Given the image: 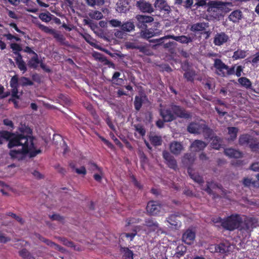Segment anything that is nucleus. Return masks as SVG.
<instances>
[{
	"instance_id": "nucleus-37",
	"label": "nucleus",
	"mask_w": 259,
	"mask_h": 259,
	"mask_svg": "<svg viewBox=\"0 0 259 259\" xmlns=\"http://www.w3.org/2000/svg\"><path fill=\"white\" fill-rule=\"evenodd\" d=\"M211 145L212 148L219 150L222 145V140L221 138L215 136L211 139Z\"/></svg>"
},
{
	"instance_id": "nucleus-34",
	"label": "nucleus",
	"mask_w": 259,
	"mask_h": 259,
	"mask_svg": "<svg viewBox=\"0 0 259 259\" xmlns=\"http://www.w3.org/2000/svg\"><path fill=\"white\" fill-rule=\"evenodd\" d=\"M134 22L131 21L121 24V29L124 32H131L135 30Z\"/></svg>"
},
{
	"instance_id": "nucleus-3",
	"label": "nucleus",
	"mask_w": 259,
	"mask_h": 259,
	"mask_svg": "<svg viewBox=\"0 0 259 259\" xmlns=\"http://www.w3.org/2000/svg\"><path fill=\"white\" fill-rule=\"evenodd\" d=\"M213 222L215 223H221V226L224 230L231 232L236 229L239 230L242 218L240 214L235 213L223 219L218 217Z\"/></svg>"
},
{
	"instance_id": "nucleus-17",
	"label": "nucleus",
	"mask_w": 259,
	"mask_h": 259,
	"mask_svg": "<svg viewBox=\"0 0 259 259\" xmlns=\"http://www.w3.org/2000/svg\"><path fill=\"white\" fill-rule=\"evenodd\" d=\"M169 149L172 154L178 155L184 150V147L181 142L174 141L170 144Z\"/></svg>"
},
{
	"instance_id": "nucleus-19",
	"label": "nucleus",
	"mask_w": 259,
	"mask_h": 259,
	"mask_svg": "<svg viewBox=\"0 0 259 259\" xmlns=\"http://www.w3.org/2000/svg\"><path fill=\"white\" fill-rule=\"evenodd\" d=\"M167 37H170V38L177 41L185 44H188L193 41V38L186 35L175 36L167 35Z\"/></svg>"
},
{
	"instance_id": "nucleus-51",
	"label": "nucleus",
	"mask_w": 259,
	"mask_h": 259,
	"mask_svg": "<svg viewBox=\"0 0 259 259\" xmlns=\"http://www.w3.org/2000/svg\"><path fill=\"white\" fill-rule=\"evenodd\" d=\"M135 130L139 133L141 136H144L146 134V130L140 124H138L135 125Z\"/></svg>"
},
{
	"instance_id": "nucleus-8",
	"label": "nucleus",
	"mask_w": 259,
	"mask_h": 259,
	"mask_svg": "<svg viewBox=\"0 0 259 259\" xmlns=\"http://www.w3.org/2000/svg\"><path fill=\"white\" fill-rule=\"evenodd\" d=\"M213 66L215 69V73L221 77L226 76V74L224 71L228 68V66L225 64L221 59H214Z\"/></svg>"
},
{
	"instance_id": "nucleus-10",
	"label": "nucleus",
	"mask_w": 259,
	"mask_h": 259,
	"mask_svg": "<svg viewBox=\"0 0 259 259\" xmlns=\"http://www.w3.org/2000/svg\"><path fill=\"white\" fill-rule=\"evenodd\" d=\"M180 215L176 214H171L166 219V222L168 223L172 229L176 230L179 229L182 223L180 220Z\"/></svg>"
},
{
	"instance_id": "nucleus-47",
	"label": "nucleus",
	"mask_w": 259,
	"mask_h": 259,
	"mask_svg": "<svg viewBox=\"0 0 259 259\" xmlns=\"http://www.w3.org/2000/svg\"><path fill=\"white\" fill-rule=\"evenodd\" d=\"M247 62L250 63L253 66H257L259 64V51L256 52L252 57L251 60H248Z\"/></svg>"
},
{
	"instance_id": "nucleus-55",
	"label": "nucleus",
	"mask_w": 259,
	"mask_h": 259,
	"mask_svg": "<svg viewBox=\"0 0 259 259\" xmlns=\"http://www.w3.org/2000/svg\"><path fill=\"white\" fill-rule=\"evenodd\" d=\"M38 27L41 30H42L43 31H44L46 33L52 34L53 33H54V31H55L53 29L50 28L48 26H46L42 24H39L38 25Z\"/></svg>"
},
{
	"instance_id": "nucleus-61",
	"label": "nucleus",
	"mask_w": 259,
	"mask_h": 259,
	"mask_svg": "<svg viewBox=\"0 0 259 259\" xmlns=\"http://www.w3.org/2000/svg\"><path fill=\"white\" fill-rule=\"evenodd\" d=\"M61 240L63 242V243L65 246L69 247H74V243L72 241H69L65 238H62Z\"/></svg>"
},
{
	"instance_id": "nucleus-28",
	"label": "nucleus",
	"mask_w": 259,
	"mask_h": 259,
	"mask_svg": "<svg viewBox=\"0 0 259 259\" xmlns=\"http://www.w3.org/2000/svg\"><path fill=\"white\" fill-rule=\"evenodd\" d=\"M201 134H203L205 139L208 140V139H211L213 137H214L215 135H214V132L207 125H206L205 123L204 124V126L203 127Z\"/></svg>"
},
{
	"instance_id": "nucleus-57",
	"label": "nucleus",
	"mask_w": 259,
	"mask_h": 259,
	"mask_svg": "<svg viewBox=\"0 0 259 259\" xmlns=\"http://www.w3.org/2000/svg\"><path fill=\"white\" fill-rule=\"evenodd\" d=\"M255 182H252L251 179L248 178H244L242 180V184L244 187H249L251 185H254Z\"/></svg>"
},
{
	"instance_id": "nucleus-52",
	"label": "nucleus",
	"mask_w": 259,
	"mask_h": 259,
	"mask_svg": "<svg viewBox=\"0 0 259 259\" xmlns=\"http://www.w3.org/2000/svg\"><path fill=\"white\" fill-rule=\"evenodd\" d=\"M210 7L214 8H220L221 6H225V4L223 2H218L214 1H210L208 4L207 3Z\"/></svg>"
},
{
	"instance_id": "nucleus-44",
	"label": "nucleus",
	"mask_w": 259,
	"mask_h": 259,
	"mask_svg": "<svg viewBox=\"0 0 259 259\" xmlns=\"http://www.w3.org/2000/svg\"><path fill=\"white\" fill-rule=\"evenodd\" d=\"M137 234L136 230H134L132 233H123L120 235V239H122L124 238H130V241H133L134 237Z\"/></svg>"
},
{
	"instance_id": "nucleus-5",
	"label": "nucleus",
	"mask_w": 259,
	"mask_h": 259,
	"mask_svg": "<svg viewBox=\"0 0 259 259\" xmlns=\"http://www.w3.org/2000/svg\"><path fill=\"white\" fill-rule=\"evenodd\" d=\"M137 25L139 28L144 30V31L143 32V35L145 37L150 38L152 36L156 35L159 33L158 29H153L151 28H150L149 26L151 25H149V24L147 23L138 21Z\"/></svg>"
},
{
	"instance_id": "nucleus-18",
	"label": "nucleus",
	"mask_w": 259,
	"mask_h": 259,
	"mask_svg": "<svg viewBox=\"0 0 259 259\" xmlns=\"http://www.w3.org/2000/svg\"><path fill=\"white\" fill-rule=\"evenodd\" d=\"M224 153L230 158H239L242 157L241 152L232 148L225 149Z\"/></svg>"
},
{
	"instance_id": "nucleus-53",
	"label": "nucleus",
	"mask_w": 259,
	"mask_h": 259,
	"mask_svg": "<svg viewBox=\"0 0 259 259\" xmlns=\"http://www.w3.org/2000/svg\"><path fill=\"white\" fill-rule=\"evenodd\" d=\"M10 48L12 49L14 54V52L20 53V51H22L21 46L17 43H12L10 45Z\"/></svg>"
},
{
	"instance_id": "nucleus-45",
	"label": "nucleus",
	"mask_w": 259,
	"mask_h": 259,
	"mask_svg": "<svg viewBox=\"0 0 259 259\" xmlns=\"http://www.w3.org/2000/svg\"><path fill=\"white\" fill-rule=\"evenodd\" d=\"M228 250L227 247L224 243H220L215 246V252L224 253Z\"/></svg>"
},
{
	"instance_id": "nucleus-38",
	"label": "nucleus",
	"mask_w": 259,
	"mask_h": 259,
	"mask_svg": "<svg viewBox=\"0 0 259 259\" xmlns=\"http://www.w3.org/2000/svg\"><path fill=\"white\" fill-rule=\"evenodd\" d=\"M186 252V247L183 245H180L177 246L174 256L176 258H180L184 255Z\"/></svg>"
},
{
	"instance_id": "nucleus-16",
	"label": "nucleus",
	"mask_w": 259,
	"mask_h": 259,
	"mask_svg": "<svg viewBox=\"0 0 259 259\" xmlns=\"http://www.w3.org/2000/svg\"><path fill=\"white\" fill-rule=\"evenodd\" d=\"M195 238V233L191 230H187L183 234L182 240L186 244L191 245L193 244Z\"/></svg>"
},
{
	"instance_id": "nucleus-59",
	"label": "nucleus",
	"mask_w": 259,
	"mask_h": 259,
	"mask_svg": "<svg viewBox=\"0 0 259 259\" xmlns=\"http://www.w3.org/2000/svg\"><path fill=\"white\" fill-rule=\"evenodd\" d=\"M10 86L13 87L14 86H18V77L17 75L13 76L10 80Z\"/></svg>"
},
{
	"instance_id": "nucleus-60",
	"label": "nucleus",
	"mask_w": 259,
	"mask_h": 259,
	"mask_svg": "<svg viewBox=\"0 0 259 259\" xmlns=\"http://www.w3.org/2000/svg\"><path fill=\"white\" fill-rule=\"evenodd\" d=\"M50 218L52 220L63 222L64 220V218L58 214H54L50 216Z\"/></svg>"
},
{
	"instance_id": "nucleus-23",
	"label": "nucleus",
	"mask_w": 259,
	"mask_h": 259,
	"mask_svg": "<svg viewBox=\"0 0 259 259\" xmlns=\"http://www.w3.org/2000/svg\"><path fill=\"white\" fill-rule=\"evenodd\" d=\"M127 47L129 49L139 50L141 53L148 55L149 49L144 45H139L136 43L131 42L127 45Z\"/></svg>"
},
{
	"instance_id": "nucleus-62",
	"label": "nucleus",
	"mask_w": 259,
	"mask_h": 259,
	"mask_svg": "<svg viewBox=\"0 0 259 259\" xmlns=\"http://www.w3.org/2000/svg\"><path fill=\"white\" fill-rule=\"evenodd\" d=\"M109 24L113 27H119L121 26V21L118 20L117 19H112L109 21Z\"/></svg>"
},
{
	"instance_id": "nucleus-27",
	"label": "nucleus",
	"mask_w": 259,
	"mask_h": 259,
	"mask_svg": "<svg viewBox=\"0 0 259 259\" xmlns=\"http://www.w3.org/2000/svg\"><path fill=\"white\" fill-rule=\"evenodd\" d=\"M40 63V60L38 55L36 54L33 55L27 62V65L30 68L36 69L38 64Z\"/></svg>"
},
{
	"instance_id": "nucleus-35",
	"label": "nucleus",
	"mask_w": 259,
	"mask_h": 259,
	"mask_svg": "<svg viewBox=\"0 0 259 259\" xmlns=\"http://www.w3.org/2000/svg\"><path fill=\"white\" fill-rule=\"evenodd\" d=\"M246 56V51L245 50L238 49L235 51L232 56L233 60H237L238 59H244Z\"/></svg>"
},
{
	"instance_id": "nucleus-33",
	"label": "nucleus",
	"mask_w": 259,
	"mask_h": 259,
	"mask_svg": "<svg viewBox=\"0 0 259 259\" xmlns=\"http://www.w3.org/2000/svg\"><path fill=\"white\" fill-rule=\"evenodd\" d=\"M238 81L242 87L247 89H250L252 87L251 81L246 77H241L239 78Z\"/></svg>"
},
{
	"instance_id": "nucleus-58",
	"label": "nucleus",
	"mask_w": 259,
	"mask_h": 259,
	"mask_svg": "<svg viewBox=\"0 0 259 259\" xmlns=\"http://www.w3.org/2000/svg\"><path fill=\"white\" fill-rule=\"evenodd\" d=\"M89 164L91 165V169L92 170H97L100 174H102V168L100 167H99L95 163L91 162L89 163Z\"/></svg>"
},
{
	"instance_id": "nucleus-6",
	"label": "nucleus",
	"mask_w": 259,
	"mask_h": 259,
	"mask_svg": "<svg viewBox=\"0 0 259 259\" xmlns=\"http://www.w3.org/2000/svg\"><path fill=\"white\" fill-rule=\"evenodd\" d=\"M162 209V205L157 201L151 200L148 202L146 210L151 215H158Z\"/></svg>"
},
{
	"instance_id": "nucleus-42",
	"label": "nucleus",
	"mask_w": 259,
	"mask_h": 259,
	"mask_svg": "<svg viewBox=\"0 0 259 259\" xmlns=\"http://www.w3.org/2000/svg\"><path fill=\"white\" fill-rule=\"evenodd\" d=\"M195 160L194 155L192 153H186L183 156L182 161L183 163L191 165Z\"/></svg>"
},
{
	"instance_id": "nucleus-48",
	"label": "nucleus",
	"mask_w": 259,
	"mask_h": 259,
	"mask_svg": "<svg viewBox=\"0 0 259 259\" xmlns=\"http://www.w3.org/2000/svg\"><path fill=\"white\" fill-rule=\"evenodd\" d=\"M20 84L22 87H25L27 85H32L33 82L30 80L28 78L22 76L20 79Z\"/></svg>"
},
{
	"instance_id": "nucleus-2",
	"label": "nucleus",
	"mask_w": 259,
	"mask_h": 259,
	"mask_svg": "<svg viewBox=\"0 0 259 259\" xmlns=\"http://www.w3.org/2000/svg\"><path fill=\"white\" fill-rule=\"evenodd\" d=\"M159 114L165 122H171L178 118L189 119L192 117L191 113L184 107L178 105L174 103L168 107L160 109Z\"/></svg>"
},
{
	"instance_id": "nucleus-14",
	"label": "nucleus",
	"mask_w": 259,
	"mask_h": 259,
	"mask_svg": "<svg viewBox=\"0 0 259 259\" xmlns=\"http://www.w3.org/2000/svg\"><path fill=\"white\" fill-rule=\"evenodd\" d=\"M154 5L155 9L160 12L163 11L166 14H169L171 11L170 6L164 0H156Z\"/></svg>"
},
{
	"instance_id": "nucleus-9",
	"label": "nucleus",
	"mask_w": 259,
	"mask_h": 259,
	"mask_svg": "<svg viewBox=\"0 0 259 259\" xmlns=\"http://www.w3.org/2000/svg\"><path fill=\"white\" fill-rule=\"evenodd\" d=\"M204 121L191 122L187 126V131L189 133L194 134H200L204 126Z\"/></svg>"
},
{
	"instance_id": "nucleus-43",
	"label": "nucleus",
	"mask_w": 259,
	"mask_h": 259,
	"mask_svg": "<svg viewBox=\"0 0 259 259\" xmlns=\"http://www.w3.org/2000/svg\"><path fill=\"white\" fill-rule=\"evenodd\" d=\"M19 255L23 259H35V258L26 248H23L19 251Z\"/></svg>"
},
{
	"instance_id": "nucleus-15",
	"label": "nucleus",
	"mask_w": 259,
	"mask_h": 259,
	"mask_svg": "<svg viewBox=\"0 0 259 259\" xmlns=\"http://www.w3.org/2000/svg\"><path fill=\"white\" fill-rule=\"evenodd\" d=\"M14 54L17 56L15 59V62L19 70L24 73L27 70V66L23 59L22 56L19 52H14Z\"/></svg>"
},
{
	"instance_id": "nucleus-26",
	"label": "nucleus",
	"mask_w": 259,
	"mask_h": 259,
	"mask_svg": "<svg viewBox=\"0 0 259 259\" xmlns=\"http://www.w3.org/2000/svg\"><path fill=\"white\" fill-rule=\"evenodd\" d=\"M252 138V136L247 134L241 135L239 137L238 143L240 146H248Z\"/></svg>"
},
{
	"instance_id": "nucleus-29",
	"label": "nucleus",
	"mask_w": 259,
	"mask_h": 259,
	"mask_svg": "<svg viewBox=\"0 0 259 259\" xmlns=\"http://www.w3.org/2000/svg\"><path fill=\"white\" fill-rule=\"evenodd\" d=\"M248 147L252 152L259 153V141L257 138L253 137L250 141Z\"/></svg>"
},
{
	"instance_id": "nucleus-64",
	"label": "nucleus",
	"mask_w": 259,
	"mask_h": 259,
	"mask_svg": "<svg viewBox=\"0 0 259 259\" xmlns=\"http://www.w3.org/2000/svg\"><path fill=\"white\" fill-rule=\"evenodd\" d=\"M75 171L78 175H83L84 176L87 174V170L84 166H81L79 168H75Z\"/></svg>"
},
{
	"instance_id": "nucleus-12",
	"label": "nucleus",
	"mask_w": 259,
	"mask_h": 259,
	"mask_svg": "<svg viewBox=\"0 0 259 259\" xmlns=\"http://www.w3.org/2000/svg\"><path fill=\"white\" fill-rule=\"evenodd\" d=\"M136 6L141 12L144 13H151L154 11L152 5L144 0L137 1Z\"/></svg>"
},
{
	"instance_id": "nucleus-1",
	"label": "nucleus",
	"mask_w": 259,
	"mask_h": 259,
	"mask_svg": "<svg viewBox=\"0 0 259 259\" xmlns=\"http://www.w3.org/2000/svg\"><path fill=\"white\" fill-rule=\"evenodd\" d=\"M3 140L9 142L8 147L9 149L21 147V149L10 150L9 155L12 159L22 160L27 154L33 158L41 153V150L36 149L35 147L32 130L25 124H21L17 131L14 133L0 131V145L3 144Z\"/></svg>"
},
{
	"instance_id": "nucleus-32",
	"label": "nucleus",
	"mask_w": 259,
	"mask_h": 259,
	"mask_svg": "<svg viewBox=\"0 0 259 259\" xmlns=\"http://www.w3.org/2000/svg\"><path fill=\"white\" fill-rule=\"evenodd\" d=\"M188 172L190 178L193 179L195 182H197L199 184H201L204 183V180L201 176L198 175V174L193 172L192 170L190 168L188 169Z\"/></svg>"
},
{
	"instance_id": "nucleus-36",
	"label": "nucleus",
	"mask_w": 259,
	"mask_h": 259,
	"mask_svg": "<svg viewBox=\"0 0 259 259\" xmlns=\"http://www.w3.org/2000/svg\"><path fill=\"white\" fill-rule=\"evenodd\" d=\"M228 134L230 135V138L228 139L229 141H234L237 138V133L239 130L236 127H228Z\"/></svg>"
},
{
	"instance_id": "nucleus-30",
	"label": "nucleus",
	"mask_w": 259,
	"mask_h": 259,
	"mask_svg": "<svg viewBox=\"0 0 259 259\" xmlns=\"http://www.w3.org/2000/svg\"><path fill=\"white\" fill-rule=\"evenodd\" d=\"M183 70L185 71L184 74V77L188 81L193 82L194 77L196 75L195 71L193 69H186L183 68Z\"/></svg>"
},
{
	"instance_id": "nucleus-22",
	"label": "nucleus",
	"mask_w": 259,
	"mask_h": 259,
	"mask_svg": "<svg viewBox=\"0 0 259 259\" xmlns=\"http://www.w3.org/2000/svg\"><path fill=\"white\" fill-rule=\"evenodd\" d=\"M242 16V12L239 10H236L231 13L228 18L230 21L234 23H237L241 19Z\"/></svg>"
},
{
	"instance_id": "nucleus-31",
	"label": "nucleus",
	"mask_w": 259,
	"mask_h": 259,
	"mask_svg": "<svg viewBox=\"0 0 259 259\" xmlns=\"http://www.w3.org/2000/svg\"><path fill=\"white\" fill-rule=\"evenodd\" d=\"M129 3L126 0L120 1L118 4L117 10L120 13H126L129 10Z\"/></svg>"
},
{
	"instance_id": "nucleus-21",
	"label": "nucleus",
	"mask_w": 259,
	"mask_h": 259,
	"mask_svg": "<svg viewBox=\"0 0 259 259\" xmlns=\"http://www.w3.org/2000/svg\"><path fill=\"white\" fill-rule=\"evenodd\" d=\"M206 144L199 140H196L191 145V149L195 152H199L203 150L206 146Z\"/></svg>"
},
{
	"instance_id": "nucleus-40",
	"label": "nucleus",
	"mask_w": 259,
	"mask_h": 259,
	"mask_svg": "<svg viewBox=\"0 0 259 259\" xmlns=\"http://www.w3.org/2000/svg\"><path fill=\"white\" fill-rule=\"evenodd\" d=\"M175 4L183 5L186 9H190L193 5V0H175Z\"/></svg>"
},
{
	"instance_id": "nucleus-7",
	"label": "nucleus",
	"mask_w": 259,
	"mask_h": 259,
	"mask_svg": "<svg viewBox=\"0 0 259 259\" xmlns=\"http://www.w3.org/2000/svg\"><path fill=\"white\" fill-rule=\"evenodd\" d=\"M144 225L148 229L149 232H159L161 231V228L158 223L155 219L152 218H146Z\"/></svg>"
},
{
	"instance_id": "nucleus-11",
	"label": "nucleus",
	"mask_w": 259,
	"mask_h": 259,
	"mask_svg": "<svg viewBox=\"0 0 259 259\" xmlns=\"http://www.w3.org/2000/svg\"><path fill=\"white\" fill-rule=\"evenodd\" d=\"M163 158L166 161V163L168 166L174 170L178 168L177 162L174 157L168 151H163L162 152Z\"/></svg>"
},
{
	"instance_id": "nucleus-4",
	"label": "nucleus",
	"mask_w": 259,
	"mask_h": 259,
	"mask_svg": "<svg viewBox=\"0 0 259 259\" xmlns=\"http://www.w3.org/2000/svg\"><path fill=\"white\" fill-rule=\"evenodd\" d=\"M256 221L253 218L246 217L240 225L239 231L242 232L250 233L252 229L255 227Z\"/></svg>"
},
{
	"instance_id": "nucleus-20",
	"label": "nucleus",
	"mask_w": 259,
	"mask_h": 259,
	"mask_svg": "<svg viewBox=\"0 0 259 259\" xmlns=\"http://www.w3.org/2000/svg\"><path fill=\"white\" fill-rule=\"evenodd\" d=\"M208 27V23L205 22H197L191 26L190 31L196 33L197 32H203L206 28Z\"/></svg>"
},
{
	"instance_id": "nucleus-54",
	"label": "nucleus",
	"mask_w": 259,
	"mask_h": 259,
	"mask_svg": "<svg viewBox=\"0 0 259 259\" xmlns=\"http://www.w3.org/2000/svg\"><path fill=\"white\" fill-rule=\"evenodd\" d=\"M11 88H12V90H11L12 97L14 98L17 99H19L20 96L19 95H18V86H14V87H11Z\"/></svg>"
},
{
	"instance_id": "nucleus-49",
	"label": "nucleus",
	"mask_w": 259,
	"mask_h": 259,
	"mask_svg": "<svg viewBox=\"0 0 259 259\" xmlns=\"http://www.w3.org/2000/svg\"><path fill=\"white\" fill-rule=\"evenodd\" d=\"M90 16L92 18L96 20L101 19L103 17L102 13L99 11H94L90 14Z\"/></svg>"
},
{
	"instance_id": "nucleus-63",
	"label": "nucleus",
	"mask_w": 259,
	"mask_h": 259,
	"mask_svg": "<svg viewBox=\"0 0 259 259\" xmlns=\"http://www.w3.org/2000/svg\"><path fill=\"white\" fill-rule=\"evenodd\" d=\"M3 124L6 126L10 127L11 130H13L14 128V124L13 121L9 119H4L3 120Z\"/></svg>"
},
{
	"instance_id": "nucleus-39",
	"label": "nucleus",
	"mask_w": 259,
	"mask_h": 259,
	"mask_svg": "<svg viewBox=\"0 0 259 259\" xmlns=\"http://www.w3.org/2000/svg\"><path fill=\"white\" fill-rule=\"evenodd\" d=\"M136 18L138 21L144 22L149 24V25H151V23L154 21V18L151 16L138 15L137 16Z\"/></svg>"
},
{
	"instance_id": "nucleus-41",
	"label": "nucleus",
	"mask_w": 259,
	"mask_h": 259,
	"mask_svg": "<svg viewBox=\"0 0 259 259\" xmlns=\"http://www.w3.org/2000/svg\"><path fill=\"white\" fill-rule=\"evenodd\" d=\"M149 141L154 146H158L162 145V140L160 136L157 135L152 136L149 137Z\"/></svg>"
},
{
	"instance_id": "nucleus-50",
	"label": "nucleus",
	"mask_w": 259,
	"mask_h": 259,
	"mask_svg": "<svg viewBox=\"0 0 259 259\" xmlns=\"http://www.w3.org/2000/svg\"><path fill=\"white\" fill-rule=\"evenodd\" d=\"M54 35V37L61 44H65V38L63 36V35L56 33L54 31V33L53 34Z\"/></svg>"
},
{
	"instance_id": "nucleus-46",
	"label": "nucleus",
	"mask_w": 259,
	"mask_h": 259,
	"mask_svg": "<svg viewBox=\"0 0 259 259\" xmlns=\"http://www.w3.org/2000/svg\"><path fill=\"white\" fill-rule=\"evenodd\" d=\"M51 16L52 15L49 12L47 13H41L39 14V18L44 22H49L52 19Z\"/></svg>"
},
{
	"instance_id": "nucleus-24",
	"label": "nucleus",
	"mask_w": 259,
	"mask_h": 259,
	"mask_svg": "<svg viewBox=\"0 0 259 259\" xmlns=\"http://www.w3.org/2000/svg\"><path fill=\"white\" fill-rule=\"evenodd\" d=\"M147 99L145 95L136 96L135 98L134 106L136 111H139L141 108L145 100Z\"/></svg>"
},
{
	"instance_id": "nucleus-56",
	"label": "nucleus",
	"mask_w": 259,
	"mask_h": 259,
	"mask_svg": "<svg viewBox=\"0 0 259 259\" xmlns=\"http://www.w3.org/2000/svg\"><path fill=\"white\" fill-rule=\"evenodd\" d=\"M93 56L102 63L104 61V60H105L106 58L104 55L99 52H95L93 54Z\"/></svg>"
},
{
	"instance_id": "nucleus-13",
	"label": "nucleus",
	"mask_w": 259,
	"mask_h": 259,
	"mask_svg": "<svg viewBox=\"0 0 259 259\" xmlns=\"http://www.w3.org/2000/svg\"><path fill=\"white\" fill-rule=\"evenodd\" d=\"M229 40V36L224 32L217 33L213 38V44L215 46H221L228 42Z\"/></svg>"
},
{
	"instance_id": "nucleus-25",
	"label": "nucleus",
	"mask_w": 259,
	"mask_h": 259,
	"mask_svg": "<svg viewBox=\"0 0 259 259\" xmlns=\"http://www.w3.org/2000/svg\"><path fill=\"white\" fill-rule=\"evenodd\" d=\"M120 252L124 259H134V253L128 247L120 246Z\"/></svg>"
}]
</instances>
